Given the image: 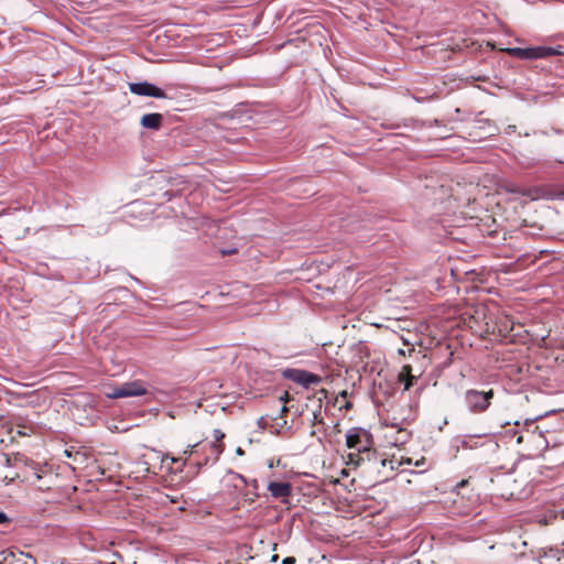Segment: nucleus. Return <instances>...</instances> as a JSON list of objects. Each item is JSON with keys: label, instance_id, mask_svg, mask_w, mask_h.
<instances>
[{"label": "nucleus", "instance_id": "f257e3e1", "mask_svg": "<svg viewBox=\"0 0 564 564\" xmlns=\"http://www.w3.org/2000/svg\"><path fill=\"white\" fill-rule=\"evenodd\" d=\"M511 56L520 59H540L547 58L550 56L563 55V46H534V47H512L507 50Z\"/></svg>", "mask_w": 564, "mask_h": 564}, {"label": "nucleus", "instance_id": "f03ea898", "mask_svg": "<svg viewBox=\"0 0 564 564\" xmlns=\"http://www.w3.org/2000/svg\"><path fill=\"white\" fill-rule=\"evenodd\" d=\"M371 434L360 427H352L346 434V445L358 453H369L372 447Z\"/></svg>", "mask_w": 564, "mask_h": 564}, {"label": "nucleus", "instance_id": "7ed1b4c3", "mask_svg": "<svg viewBox=\"0 0 564 564\" xmlns=\"http://www.w3.org/2000/svg\"><path fill=\"white\" fill-rule=\"evenodd\" d=\"M494 398V390L489 391H478V390H467L465 393V403L469 411L474 413H481L488 409L491 403V399Z\"/></svg>", "mask_w": 564, "mask_h": 564}, {"label": "nucleus", "instance_id": "20e7f679", "mask_svg": "<svg viewBox=\"0 0 564 564\" xmlns=\"http://www.w3.org/2000/svg\"><path fill=\"white\" fill-rule=\"evenodd\" d=\"M145 383L141 380H134L124 382L119 387H115L110 392H107V397L110 399L140 397L147 393Z\"/></svg>", "mask_w": 564, "mask_h": 564}, {"label": "nucleus", "instance_id": "39448f33", "mask_svg": "<svg viewBox=\"0 0 564 564\" xmlns=\"http://www.w3.org/2000/svg\"><path fill=\"white\" fill-rule=\"evenodd\" d=\"M284 376L306 389L313 384H318L322 382V378L319 376L301 369H288L284 372Z\"/></svg>", "mask_w": 564, "mask_h": 564}, {"label": "nucleus", "instance_id": "423d86ee", "mask_svg": "<svg viewBox=\"0 0 564 564\" xmlns=\"http://www.w3.org/2000/svg\"><path fill=\"white\" fill-rule=\"evenodd\" d=\"M129 89L132 94L138 96H147L159 99L166 98V94L163 89L156 87L155 85L149 82H139V83H130Z\"/></svg>", "mask_w": 564, "mask_h": 564}, {"label": "nucleus", "instance_id": "0eeeda50", "mask_svg": "<svg viewBox=\"0 0 564 564\" xmlns=\"http://www.w3.org/2000/svg\"><path fill=\"white\" fill-rule=\"evenodd\" d=\"M270 495L275 499H285L292 495V485L290 482L271 481L268 484Z\"/></svg>", "mask_w": 564, "mask_h": 564}, {"label": "nucleus", "instance_id": "6e6552de", "mask_svg": "<svg viewBox=\"0 0 564 564\" xmlns=\"http://www.w3.org/2000/svg\"><path fill=\"white\" fill-rule=\"evenodd\" d=\"M140 123L145 129L160 130L163 123V116L158 112L145 113L142 116Z\"/></svg>", "mask_w": 564, "mask_h": 564}, {"label": "nucleus", "instance_id": "1a4fd4ad", "mask_svg": "<svg viewBox=\"0 0 564 564\" xmlns=\"http://www.w3.org/2000/svg\"><path fill=\"white\" fill-rule=\"evenodd\" d=\"M411 366L406 365L398 376L399 381L404 382V390H409L413 384V381L416 379L415 376L411 373Z\"/></svg>", "mask_w": 564, "mask_h": 564}, {"label": "nucleus", "instance_id": "9d476101", "mask_svg": "<svg viewBox=\"0 0 564 564\" xmlns=\"http://www.w3.org/2000/svg\"><path fill=\"white\" fill-rule=\"evenodd\" d=\"M224 437H225V434L220 430H214L215 442L212 444V448L216 454V459L219 457V455L224 451V444L221 443V440Z\"/></svg>", "mask_w": 564, "mask_h": 564}, {"label": "nucleus", "instance_id": "9b49d317", "mask_svg": "<svg viewBox=\"0 0 564 564\" xmlns=\"http://www.w3.org/2000/svg\"><path fill=\"white\" fill-rule=\"evenodd\" d=\"M165 459H170L172 463H181L180 471H182L183 467L186 465V458L183 457H174L170 456L169 454H165L162 458V463H164Z\"/></svg>", "mask_w": 564, "mask_h": 564}, {"label": "nucleus", "instance_id": "f8f14e48", "mask_svg": "<svg viewBox=\"0 0 564 564\" xmlns=\"http://www.w3.org/2000/svg\"><path fill=\"white\" fill-rule=\"evenodd\" d=\"M361 453H350L348 455V464H354L356 466H358L360 464V462L362 460V457L360 456Z\"/></svg>", "mask_w": 564, "mask_h": 564}, {"label": "nucleus", "instance_id": "ddd939ff", "mask_svg": "<svg viewBox=\"0 0 564 564\" xmlns=\"http://www.w3.org/2000/svg\"><path fill=\"white\" fill-rule=\"evenodd\" d=\"M198 444L188 445L187 448L183 452V458L188 459V457L194 453V448L197 447Z\"/></svg>", "mask_w": 564, "mask_h": 564}, {"label": "nucleus", "instance_id": "4468645a", "mask_svg": "<svg viewBox=\"0 0 564 564\" xmlns=\"http://www.w3.org/2000/svg\"><path fill=\"white\" fill-rule=\"evenodd\" d=\"M295 563H296V560L293 556L284 557L282 561V564H295Z\"/></svg>", "mask_w": 564, "mask_h": 564}, {"label": "nucleus", "instance_id": "2eb2a0df", "mask_svg": "<svg viewBox=\"0 0 564 564\" xmlns=\"http://www.w3.org/2000/svg\"><path fill=\"white\" fill-rule=\"evenodd\" d=\"M9 521L10 520L8 516L4 512L0 511V524L8 523Z\"/></svg>", "mask_w": 564, "mask_h": 564}, {"label": "nucleus", "instance_id": "dca6fc26", "mask_svg": "<svg viewBox=\"0 0 564 564\" xmlns=\"http://www.w3.org/2000/svg\"><path fill=\"white\" fill-rule=\"evenodd\" d=\"M467 484H468V480H467V479H463L462 481H459V482L457 484V486H456V487H457V488H462V487H465Z\"/></svg>", "mask_w": 564, "mask_h": 564}, {"label": "nucleus", "instance_id": "f3484780", "mask_svg": "<svg viewBox=\"0 0 564 564\" xmlns=\"http://www.w3.org/2000/svg\"><path fill=\"white\" fill-rule=\"evenodd\" d=\"M263 422H264V419H263V417H261V419L258 421V424H259L261 427H264Z\"/></svg>", "mask_w": 564, "mask_h": 564}, {"label": "nucleus", "instance_id": "a211bd4d", "mask_svg": "<svg viewBox=\"0 0 564 564\" xmlns=\"http://www.w3.org/2000/svg\"><path fill=\"white\" fill-rule=\"evenodd\" d=\"M558 197L564 199V188L558 193Z\"/></svg>", "mask_w": 564, "mask_h": 564}, {"label": "nucleus", "instance_id": "6ab92c4d", "mask_svg": "<svg viewBox=\"0 0 564 564\" xmlns=\"http://www.w3.org/2000/svg\"><path fill=\"white\" fill-rule=\"evenodd\" d=\"M237 454H238V455H242V454H243V452H242V449H241L240 447H239V448H237Z\"/></svg>", "mask_w": 564, "mask_h": 564}, {"label": "nucleus", "instance_id": "aec40b11", "mask_svg": "<svg viewBox=\"0 0 564 564\" xmlns=\"http://www.w3.org/2000/svg\"><path fill=\"white\" fill-rule=\"evenodd\" d=\"M282 413L286 412V408L283 405L282 409H281Z\"/></svg>", "mask_w": 564, "mask_h": 564}, {"label": "nucleus", "instance_id": "412c9836", "mask_svg": "<svg viewBox=\"0 0 564 564\" xmlns=\"http://www.w3.org/2000/svg\"><path fill=\"white\" fill-rule=\"evenodd\" d=\"M518 443H521L522 442V436H519L518 440H517Z\"/></svg>", "mask_w": 564, "mask_h": 564}]
</instances>
